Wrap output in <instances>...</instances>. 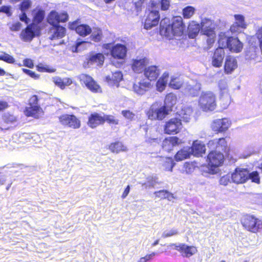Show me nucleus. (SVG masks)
Instances as JSON below:
<instances>
[{
    "instance_id": "nucleus-55",
    "label": "nucleus",
    "mask_w": 262,
    "mask_h": 262,
    "mask_svg": "<svg viewBox=\"0 0 262 262\" xmlns=\"http://www.w3.org/2000/svg\"><path fill=\"white\" fill-rule=\"evenodd\" d=\"M21 70L24 73L26 74L35 80H37L40 78V75L36 74L35 72L30 70L23 68L21 69Z\"/></svg>"
},
{
    "instance_id": "nucleus-14",
    "label": "nucleus",
    "mask_w": 262,
    "mask_h": 262,
    "mask_svg": "<svg viewBox=\"0 0 262 262\" xmlns=\"http://www.w3.org/2000/svg\"><path fill=\"white\" fill-rule=\"evenodd\" d=\"M248 42L250 48L254 51L259 49L262 54V27L256 31L254 35L249 37Z\"/></svg>"
},
{
    "instance_id": "nucleus-47",
    "label": "nucleus",
    "mask_w": 262,
    "mask_h": 262,
    "mask_svg": "<svg viewBox=\"0 0 262 262\" xmlns=\"http://www.w3.org/2000/svg\"><path fill=\"white\" fill-rule=\"evenodd\" d=\"M36 70L39 72L54 73L56 71V69L50 67L48 66H44L42 63H38L36 66Z\"/></svg>"
},
{
    "instance_id": "nucleus-22",
    "label": "nucleus",
    "mask_w": 262,
    "mask_h": 262,
    "mask_svg": "<svg viewBox=\"0 0 262 262\" xmlns=\"http://www.w3.org/2000/svg\"><path fill=\"white\" fill-rule=\"evenodd\" d=\"M182 142L177 136H170L165 138L162 143V149L167 151L170 152L174 146L180 144Z\"/></svg>"
},
{
    "instance_id": "nucleus-48",
    "label": "nucleus",
    "mask_w": 262,
    "mask_h": 262,
    "mask_svg": "<svg viewBox=\"0 0 262 262\" xmlns=\"http://www.w3.org/2000/svg\"><path fill=\"white\" fill-rule=\"evenodd\" d=\"M104 123L106 122L110 125H117L119 123V120L111 115L104 114Z\"/></svg>"
},
{
    "instance_id": "nucleus-20",
    "label": "nucleus",
    "mask_w": 262,
    "mask_h": 262,
    "mask_svg": "<svg viewBox=\"0 0 262 262\" xmlns=\"http://www.w3.org/2000/svg\"><path fill=\"white\" fill-rule=\"evenodd\" d=\"M127 49L126 47L121 43H117L111 48V55L115 59H124L127 54Z\"/></svg>"
},
{
    "instance_id": "nucleus-2",
    "label": "nucleus",
    "mask_w": 262,
    "mask_h": 262,
    "mask_svg": "<svg viewBox=\"0 0 262 262\" xmlns=\"http://www.w3.org/2000/svg\"><path fill=\"white\" fill-rule=\"evenodd\" d=\"M40 93L30 96L28 100V106H26L24 113L26 117L38 119L43 115L44 112L38 103L40 97Z\"/></svg>"
},
{
    "instance_id": "nucleus-34",
    "label": "nucleus",
    "mask_w": 262,
    "mask_h": 262,
    "mask_svg": "<svg viewBox=\"0 0 262 262\" xmlns=\"http://www.w3.org/2000/svg\"><path fill=\"white\" fill-rule=\"evenodd\" d=\"M191 155V151L189 147H184L177 151L174 158L176 161H181L189 158Z\"/></svg>"
},
{
    "instance_id": "nucleus-53",
    "label": "nucleus",
    "mask_w": 262,
    "mask_h": 262,
    "mask_svg": "<svg viewBox=\"0 0 262 262\" xmlns=\"http://www.w3.org/2000/svg\"><path fill=\"white\" fill-rule=\"evenodd\" d=\"M31 0H23L19 5V9L21 11H26L31 6Z\"/></svg>"
},
{
    "instance_id": "nucleus-50",
    "label": "nucleus",
    "mask_w": 262,
    "mask_h": 262,
    "mask_svg": "<svg viewBox=\"0 0 262 262\" xmlns=\"http://www.w3.org/2000/svg\"><path fill=\"white\" fill-rule=\"evenodd\" d=\"M0 60L11 64L14 63L15 62V59L13 56L5 52H4L3 55H0Z\"/></svg>"
},
{
    "instance_id": "nucleus-43",
    "label": "nucleus",
    "mask_w": 262,
    "mask_h": 262,
    "mask_svg": "<svg viewBox=\"0 0 262 262\" xmlns=\"http://www.w3.org/2000/svg\"><path fill=\"white\" fill-rule=\"evenodd\" d=\"M169 109L167 108L165 106H162L159 108H157V120H162L169 114Z\"/></svg>"
},
{
    "instance_id": "nucleus-25",
    "label": "nucleus",
    "mask_w": 262,
    "mask_h": 262,
    "mask_svg": "<svg viewBox=\"0 0 262 262\" xmlns=\"http://www.w3.org/2000/svg\"><path fill=\"white\" fill-rule=\"evenodd\" d=\"M225 52L222 48H217L214 50L212 57V64L214 67L220 68L222 66Z\"/></svg>"
},
{
    "instance_id": "nucleus-44",
    "label": "nucleus",
    "mask_w": 262,
    "mask_h": 262,
    "mask_svg": "<svg viewBox=\"0 0 262 262\" xmlns=\"http://www.w3.org/2000/svg\"><path fill=\"white\" fill-rule=\"evenodd\" d=\"M183 84V82L179 77L172 78L169 83V86L174 90H179Z\"/></svg>"
},
{
    "instance_id": "nucleus-28",
    "label": "nucleus",
    "mask_w": 262,
    "mask_h": 262,
    "mask_svg": "<svg viewBox=\"0 0 262 262\" xmlns=\"http://www.w3.org/2000/svg\"><path fill=\"white\" fill-rule=\"evenodd\" d=\"M148 60L146 57L140 59H133L131 67L133 71L136 73H141L146 68Z\"/></svg>"
},
{
    "instance_id": "nucleus-21",
    "label": "nucleus",
    "mask_w": 262,
    "mask_h": 262,
    "mask_svg": "<svg viewBox=\"0 0 262 262\" xmlns=\"http://www.w3.org/2000/svg\"><path fill=\"white\" fill-rule=\"evenodd\" d=\"M189 149L190 150L191 155L195 157H203L206 150L205 144L198 140L194 141Z\"/></svg>"
},
{
    "instance_id": "nucleus-41",
    "label": "nucleus",
    "mask_w": 262,
    "mask_h": 262,
    "mask_svg": "<svg viewBox=\"0 0 262 262\" xmlns=\"http://www.w3.org/2000/svg\"><path fill=\"white\" fill-rule=\"evenodd\" d=\"M104 56L103 54L99 53L91 56L89 58V61L93 63H96L98 65H102L104 61Z\"/></svg>"
},
{
    "instance_id": "nucleus-23",
    "label": "nucleus",
    "mask_w": 262,
    "mask_h": 262,
    "mask_svg": "<svg viewBox=\"0 0 262 262\" xmlns=\"http://www.w3.org/2000/svg\"><path fill=\"white\" fill-rule=\"evenodd\" d=\"M104 123V115L94 112L91 113L88 117V125L92 128H95L97 126L103 125Z\"/></svg>"
},
{
    "instance_id": "nucleus-6",
    "label": "nucleus",
    "mask_w": 262,
    "mask_h": 262,
    "mask_svg": "<svg viewBox=\"0 0 262 262\" xmlns=\"http://www.w3.org/2000/svg\"><path fill=\"white\" fill-rule=\"evenodd\" d=\"M199 104L204 112L214 111L216 107L215 95L210 92L202 94L199 98Z\"/></svg>"
},
{
    "instance_id": "nucleus-42",
    "label": "nucleus",
    "mask_w": 262,
    "mask_h": 262,
    "mask_svg": "<svg viewBox=\"0 0 262 262\" xmlns=\"http://www.w3.org/2000/svg\"><path fill=\"white\" fill-rule=\"evenodd\" d=\"M195 9L193 6H188L182 10V15L184 19L190 18L195 13Z\"/></svg>"
},
{
    "instance_id": "nucleus-30",
    "label": "nucleus",
    "mask_w": 262,
    "mask_h": 262,
    "mask_svg": "<svg viewBox=\"0 0 262 262\" xmlns=\"http://www.w3.org/2000/svg\"><path fill=\"white\" fill-rule=\"evenodd\" d=\"M144 75L150 81H155L159 76L160 71L157 66H150L144 70Z\"/></svg>"
},
{
    "instance_id": "nucleus-56",
    "label": "nucleus",
    "mask_w": 262,
    "mask_h": 262,
    "mask_svg": "<svg viewBox=\"0 0 262 262\" xmlns=\"http://www.w3.org/2000/svg\"><path fill=\"white\" fill-rule=\"evenodd\" d=\"M175 163L174 162L172 158L168 157L166 158V161L165 162V166L168 170L171 171Z\"/></svg>"
},
{
    "instance_id": "nucleus-57",
    "label": "nucleus",
    "mask_w": 262,
    "mask_h": 262,
    "mask_svg": "<svg viewBox=\"0 0 262 262\" xmlns=\"http://www.w3.org/2000/svg\"><path fill=\"white\" fill-rule=\"evenodd\" d=\"M157 109L150 107L146 113L148 119L152 120H157Z\"/></svg>"
},
{
    "instance_id": "nucleus-16",
    "label": "nucleus",
    "mask_w": 262,
    "mask_h": 262,
    "mask_svg": "<svg viewBox=\"0 0 262 262\" xmlns=\"http://www.w3.org/2000/svg\"><path fill=\"white\" fill-rule=\"evenodd\" d=\"M69 15L66 12L58 13L56 11H51L48 15L47 21L50 25H59L60 23L68 21Z\"/></svg>"
},
{
    "instance_id": "nucleus-26",
    "label": "nucleus",
    "mask_w": 262,
    "mask_h": 262,
    "mask_svg": "<svg viewBox=\"0 0 262 262\" xmlns=\"http://www.w3.org/2000/svg\"><path fill=\"white\" fill-rule=\"evenodd\" d=\"M152 86L150 82L145 81L142 79L141 81L135 83L133 84V89L134 91L139 95H143L148 91Z\"/></svg>"
},
{
    "instance_id": "nucleus-7",
    "label": "nucleus",
    "mask_w": 262,
    "mask_h": 262,
    "mask_svg": "<svg viewBox=\"0 0 262 262\" xmlns=\"http://www.w3.org/2000/svg\"><path fill=\"white\" fill-rule=\"evenodd\" d=\"M41 27L34 23L28 25L20 33V38L25 41H31L35 37L41 34Z\"/></svg>"
},
{
    "instance_id": "nucleus-10",
    "label": "nucleus",
    "mask_w": 262,
    "mask_h": 262,
    "mask_svg": "<svg viewBox=\"0 0 262 262\" xmlns=\"http://www.w3.org/2000/svg\"><path fill=\"white\" fill-rule=\"evenodd\" d=\"M231 125V122L227 118L217 119L212 122L211 128L215 134L224 133L228 130Z\"/></svg>"
},
{
    "instance_id": "nucleus-51",
    "label": "nucleus",
    "mask_w": 262,
    "mask_h": 262,
    "mask_svg": "<svg viewBox=\"0 0 262 262\" xmlns=\"http://www.w3.org/2000/svg\"><path fill=\"white\" fill-rule=\"evenodd\" d=\"M248 180L250 179L252 182H254L256 184L260 183V177L257 171H252L250 173L248 170Z\"/></svg>"
},
{
    "instance_id": "nucleus-49",
    "label": "nucleus",
    "mask_w": 262,
    "mask_h": 262,
    "mask_svg": "<svg viewBox=\"0 0 262 262\" xmlns=\"http://www.w3.org/2000/svg\"><path fill=\"white\" fill-rule=\"evenodd\" d=\"M195 163L192 162H186L183 165L184 171L186 173H191L195 168Z\"/></svg>"
},
{
    "instance_id": "nucleus-61",
    "label": "nucleus",
    "mask_w": 262,
    "mask_h": 262,
    "mask_svg": "<svg viewBox=\"0 0 262 262\" xmlns=\"http://www.w3.org/2000/svg\"><path fill=\"white\" fill-rule=\"evenodd\" d=\"M178 233V231L177 229H172L168 232H164L162 234V237L164 238H167L170 237Z\"/></svg>"
},
{
    "instance_id": "nucleus-4",
    "label": "nucleus",
    "mask_w": 262,
    "mask_h": 262,
    "mask_svg": "<svg viewBox=\"0 0 262 262\" xmlns=\"http://www.w3.org/2000/svg\"><path fill=\"white\" fill-rule=\"evenodd\" d=\"M240 222L245 230L252 233H257L262 228V221L254 215H243Z\"/></svg>"
},
{
    "instance_id": "nucleus-37",
    "label": "nucleus",
    "mask_w": 262,
    "mask_h": 262,
    "mask_svg": "<svg viewBox=\"0 0 262 262\" xmlns=\"http://www.w3.org/2000/svg\"><path fill=\"white\" fill-rule=\"evenodd\" d=\"M229 36H228L225 32H221L219 34L217 43L219 47L217 48H222L223 49L227 48L229 40Z\"/></svg>"
},
{
    "instance_id": "nucleus-29",
    "label": "nucleus",
    "mask_w": 262,
    "mask_h": 262,
    "mask_svg": "<svg viewBox=\"0 0 262 262\" xmlns=\"http://www.w3.org/2000/svg\"><path fill=\"white\" fill-rule=\"evenodd\" d=\"M237 67V62L236 59L230 55L227 56L225 59L224 66L225 73L227 74H231Z\"/></svg>"
},
{
    "instance_id": "nucleus-31",
    "label": "nucleus",
    "mask_w": 262,
    "mask_h": 262,
    "mask_svg": "<svg viewBox=\"0 0 262 262\" xmlns=\"http://www.w3.org/2000/svg\"><path fill=\"white\" fill-rule=\"evenodd\" d=\"M123 79V74L120 71H116L105 77V80L107 83L111 85L119 86V83Z\"/></svg>"
},
{
    "instance_id": "nucleus-5",
    "label": "nucleus",
    "mask_w": 262,
    "mask_h": 262,
    "mask_svg": "<svg viewBox=\"0 0 262 262\" xmlns=\"http://www.w3.org/2000/svg\"><path fill=\"white\" fill-rule=\"evenodd\" d=\"M189 117L183 118V120L174 117L166 121L163 125L164 133L166 135H175L179 134L183 128L182 121L188 122Z\"/></svg>"
},
{
    "instance_id": "nucleus-54",
    "label": "nucleus",
    "mask_w": 262,
    "mask_h": 262,
    "mask_svg": "<svg viewBox=\"0 0 262 262\" xmlns=\"http://www.w3.org/2000/svg\"><path fill=\"white\" fill-rule=\"evenodd\" d=\"M207 38L206 39V46L204 48V49L206 50H208L211 49L215 41L216 38V34L212 36H207Z\"/></svg>"
},
{
    "instance_id": "nucleus-39",
    "label": "nucleus",
    "mask_w": 262,
    "mask_h": 262,
    "mask_svg": "<svg viewBox=\"0 0 262 262\" xmlns=\"http://www.w3.org/2000/svg\"><path fill=\"white\" fill-rule=\"evenodd\" d=\"M157 198L161 200L167 199L171 200L174 198L173 194L166 190H160L154 192Z\"/></svg>"
},
{
    "instance_id": "nucleus-60",
    "label": "nucleus",
    "mask_w": 262,
    "mask_h": 262,
    "mask_svg": "<svg viewBox=\"0 0 262 262\" xmlns=\"http://www.w3.org/2000/svg\"><path fill=\"white\" fill-rule=\"evenodd\" d=\"M145 142L149 145H156L159 144L160 142V139L159 138H152L149 137L145 139Z\"/></svg>"
},
{
    "instance_id": "nucleus-11",
    "label": "nucleus",
    "mask_w": 262,
    "mask_h": 262,
    "mask_svg": "<svg viewBox=\"0 0 262 262\" xmlns=\"http://www.w3.org/2000/svg\"><path fill=\"white\" fill-rule=\"evenodd\" d=\"M248 169L247 168L236 167L231 173V181L236 184H242L248 181Z\"/></svg>"
},
{
    "instance_id": "nucleus-52",
    "label": "nucleus",
    "mask_w": 262,
    "mask_h": 262,
    "mask_svg": "<svg viewBox=\"0 0 262 262\" xmlns=\"http://www.w3.org/2000/svg\"><path fill=\"white\" fill-rule=\"evenodd\" d=\"M122 115L127 120L133 121L135 119V114L130 110H125L121 111Z\"/></svg>"
},
{
    "instance_id": "nucleus-12",
    "label": "nucleus",
    "mask_w": 262,
    "mask_h": 262,
    "mask_svg": "<svg viewBox=\"0 0 262 262\" xmlns=\"http://www.w3.org/2000/svg\"><path fill=\"white\" fill-rule=\"evenodd\" d=\"M79 79L81 84H84L91 92L93 93L101 92V87L91 76L85 74H82L79 75Z\"/></svg>"
},
{
    "instance_id": "nucleus-63",
    "label": "nucleus",
    "mask_w": 262,
    "mask_h": 262,
    "mask_svg": "<svg viewBox=\"0 0 262 262\" xmlns=\"http://www.w3.org/2000/svg\"><path fill=\"white\" fill-rule=\"evenodd\" d=\"M170 6V0H161V9L163 11L167 10Z\"/></svg>"
},
{
    "instance_id": "nucleus-27",
    "label": "nucleus",
    "mask_w": 262,
    "mask_h": 262,
    "mask_svg": "<svg viewBox=\"0 0 262 262\" xmlns=\"http://www.w3.org/2000/svg\"><path fill=\"white\" fill-rule=\"evenodd\" d=\"M229 40L226 48L233 53H239L243 48V44L237 37L229 36Z\"/></svg>"
},
{
    "instance_id": "nucleus-40",
    "label": "nucleus",
    "mask_w": 262,
    "mask_h": 262,
    "mask_svg": "<svg viewBox=\"0 0 262 262\" xmlns=\"http://www.w3.org/2000/svg\"><path fill=\"white\" fill-rule=\"evenodd\" d=\"M45 12L42 9L37 10L34 13L33 16V22L38 25L41 23L45 18Z\"/></svg>"
},
{
    "instance_id": "nucleus-13",
    "label": "nucleus",
    "mask_w": 262,
    "mask_h": 262,
    "mask_svg": "<svg viewBox=\"0 0 262 262\" xmlns=\"http://www.w3.org/2000/svg\"><path fill=\"white\" fill-rule=\"evenodd\" d=\"M160 15L159 11H149L145 15L144 26L146 29H149L157 26L160 21Z\"/></svg>"
},
{
    "instance_id": "nucleus-8",
    "label": "nucleus",
    "mask_w": 262,
    "mask_h": 262,
    "mask_svg": "<svg viewBox=\"0 0 262 262\" xmlns=\"http://www.w3.org/2000/svg\"><path fill=\"white\" fill-rule=\"evenodd\" d=\"M208 147L211 150H216L224 154H228L230 147L225 137L210 140L207 143Z\"/></svg>"
},
{
    "instance_id": "nucleus-3",
    "label": "nucleus",
    "mask_w": 262,
    "mask_h": 262,
    "mask_svg": "<svg viewBox=\"0 0 262 262\" xmlns=\"http://www.w3.org/2000/svg\"><path fill=\"white\" fill-rule=\"evenodd\" d=\"M206 165L211 174H215L217 168L223 166L225 158L222 152L211 150L205 158Z\"/></svg>"
},
{
    "instance_id": "nucleus-35",
    "label": "nucleus",
    "mask_w": 262,
    "mask_h": 262,
    "mask_svg": "<svg viewBox=\"0 0 262 262\" xmlns=\"http://www.w3.org/2000/svg\"><path fill=\"white\" fill-rule=\"evenodd\" d=\"M177 101V96L173 93L167 94L165 98L163 106L171 111L172 107L176 104Z\"/></svg>"
},
{
    "instance_id": "nucleus-18",
    "label": "nucleus",
    "mask_w": 262,
    "mask_h": 262,
    "mask_svg": "<svg viewBox=\"0 0 262 262\" xmlns=\"http://www.w3.org/2000/svg\"><path fill=\"white\" fill-rule=\"evenodd\" d=\"M174 249L180 252L181 255L184 257L189 258L196 253L198 251L195 247L193 246H188L185 244H173L172 245Z\"/></svg>"
},
{
    "instance_id": "nucleus-59",
    "label": "nucleus",
    "mask_w": 262,
    "mask_h": 262,
    "mask_svg": "<svg viewBox=\"0 0 262 262\" xmlns=\"http://www.w3.org/2000/svg\"><path fill=\"white\" fill-rule=\"evenodd\" d=\"M146 0H138L134 3L136 10L137 12L141 11L142 8L144 7Z\"/></svg>"
},
{
    "instance_id": "nucleus-64",
    "label": "nucleus",
    "mask_w": 262,
    "mask_h": 262,
    "mask_svg": "<svg viewBox=\"0 0 262 262\" xmlns=\"http://www.w3.org/2000/svg\"><path fill=\"white\" fill-rule=\"evenodd\" d=\"M24 66L29 68L32 69L34 68V63L33 60L30 58H26L23 60Z\"/></svg>"
},
{
    "instance_id": "nucleus-32",
    "label": "nucleus",
    "mask_w": 262,
    "mask_h": 262,
    "mask_svg": "<svg viewBox=\"0 0 262 262\" xmlns=\"http://www.w3.org/2000/svg\"><path fill=\"white\" fill-rule=\"evenodd\" d=\"M108 148L112 152L116 154L126 152L128 150L127 146L119 141L111 143Z\"/></svg>"
},
{
    "instance_id": "nucleus-38",
    "label": "nucleus",
    "mask_w": 262,
    "mask_h": 262,
    "mask_svg": "<svg viewBox=\"0 0 262 262\" xmlns=\"http://www.w3.org/2000/svg\"><path fill=\"white\" fill-rule=\"evenodd\" d=\"M66 81L60 77H54L53 78V81L54 84L60 88L61 89H64L66 86L70 85L72 83V80L70 78H67Z\"/></svg>"
},
{
    "instance_id": "nucleus-9",
    "label": "nucleus",
    "mask_w": 262,
    "mask_h": 262,
    "mask_svg": "<svg viewBox=\"0 0 262 262\" xmlns=\"http://www.w3.org/2000/svg\"><path fill=\"white\" fill-rule=\"evenodd\" d=\"M59 121L63 126L73 129H78L81 126L80 119L73 114H62L59 118Z\"/></svg>"
},
{
    "instance_id": "nucleus-46",
    "label": "nucleus",
    "mask_w": 262,
    "mask_h": 262,
    "mask_svg": "<svg viewBox=\"0 0 262 262\" xmlns=\"http://www.w3.org/2000/svg\"><path fill=\"white\" fill-rule=\"evenodd\" d=\"M102 36L103 34L102 30L100 29H96L90 36V38L92 40L98 42L102 40Z\"/></svg>"
},
{
    "instance_id": "nucleus-24",
    "label": "nucleus",
    "mask_w": 262,
    "mask_h": 262,
    "mask_svg": "<svg viewBox=\"0 0 262 262\" xmlns=\"http://www.w3.org/2000/svg\"><path fill=\"white\" fill-rule=\"evenodd\" d=\"M49 32L51 33L49 37L50 40H56L63 37L66 33V29L64 27L59 25H51Z\"/></svg>"
},
{
    "instance_id": "nucleus-1",
    "label": "nucleus",
    "mask_w": 262,
    "mask_h": 262,
    "mask_svg": "<svg viewBox=\"0 0 262 262\" xmlns=\"http://www.w3.org/2000/svg\"><path fill=\"white\" fill-rule=\"evenodd\" d=\"M168 19L164 18L162 20L160 31L161 34L168 39H173L174 37L182 36L185 30V25L180 16H175L173 18L171 23L165 26V24L169 22Z\"/></svg>"
},
{
    "instance_id": "nucleus-17",
    "label": "nucleus",
    "mask_w": 262,
    "mask_h": 262,
    "mask_svg": "<svg viewBox=\"0 0 262 262\" xmlns=\"http://www.w3.org/2000/svg\"><path fill=\"white\" fill-rule=\"evenodd\" d=\"M234 22L230 26L229 30L232 33L241 32L242 30L247 28V24L245 17L242 14H234Z\"/></svg>"
},
{
    "instance_id": "nucleus-58",
    "label": "nucleus",
    "mask_w": 262,
    "mask_h": 262,
    "mask_svg": "<svg viewBox=\"0 0 262 262\" xmlns=\"http://www.w3.org/2000/svg\"><path fill=\"white\" fill-rule=\"evenodd\" d=\"M230 177L228 175H224L222 176L219 180L220 184L225 186L228 185L230 182Z\"/></svg>"
},
{
    "instance_id": "nucleus-36",
    "label": "nucleus",
    "mask_w": 262,
    "mask_h": 262,
    "mask_svg": "<svg viewBox=\"0 0 262 262\" xmlns=\"http://www.w3.org/2000/svg\"><path fill=\"white\" fill-rule=\"evenodd\" d=\"M168 77L169 75L167 73H164L162 76L157 81V90L159 92H162L165 89Z\"/></svg>"
},
{
    "instance_id": "nucleus-15",
    "label": "nucleus",
    "mask_w": 262,
    "mask_h": 262,
    "mask_svg": "<svg viewBox=\"0 0 262 262\" xmlns=\"http://www.w3.org/2000/svg\"><path fill=\"white\" fill-rule=\"evenodd\" d=\"M69 28L71 30H74L80 36L85 37L92 32L91 28L86 24H79L78 20L69 23Z\"/></svg>"
},
{
    "instance_id": "nucleus-33",
    "label": "nucleus",
    "mask_w": 262,
    "mask_h": 262,
    "mask_svg": "<svg viewBox=\"0 0 262 262\" xmlns=\"http://www.w3.org/2000/svg\"><path fill=\"white\" fill-rule=\"evenodd\" d=\"M188 35L190 38H194L201 30V24L194 20L190 21L188 26Z\"/></svg>"
},
{
    "instance_id": "nucleus-62",
    "label": "nucleus",
    "mask_w": 262,
    "mask_h": 262,
    "mask_svg": "<svg viewBox=\"0 0 262 262\" xmlns=\"http://www.w3.org/2000/svg\"><path fill=\"white\" fill-rule=\"evenodd\" d=\"M156 254V253L155 252H152L150 254H147L145 256L141 257L138 262H147V261L151 259Z\"/></svg>"
},
{
    "instance_id": "nucleus-19",
    "label": "nucleus",
    "mask_w": 262,
    "mask_h": 262,
    "mask_svg": "<svg viewBox=\"0 0 262 262\" xmlns=\"http://www.w3.org/2000/svg\"><path fill=\"white\" fill-rule=\"evenodd\" d=\"M201 33L202 35L212 36L216 34L215 24L212 20L204 18L201 22Z\"/></svg>"
},
{
    "instance_id": "nucleus-45",
    "label": "nucleus",
    "mask_w": 262,
    "mask_h": 262,
    "mask_svg": "<svg viewBox=\"0 0 262 262\" xmlns=\"http://www.w3.org/2000/svg\"><path fill=\"white\" fill-rule=\"evenodd\" d=\"M17 120V117L10 113L5 114L2 117L3 122L5 124H13L16 122Z\"/></svg>"
}]
</instances>
